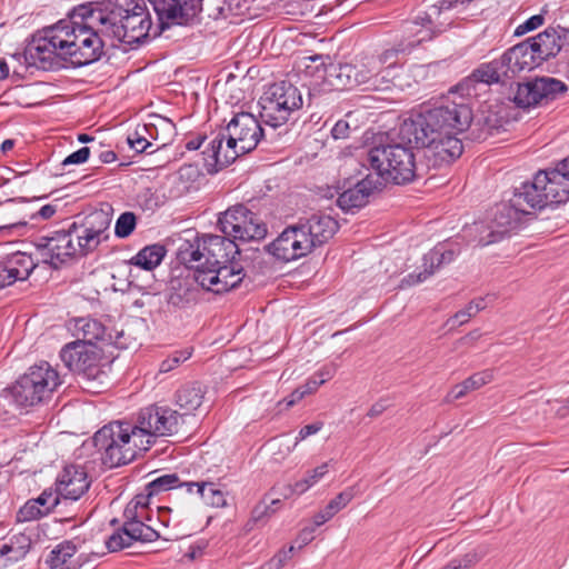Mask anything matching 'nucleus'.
<instances>
[{
	"label": "nucleus",
	"instance_id": "1",
	"mask_svg": "<svg viewBox=\"0 0 569 569\" xmlns=\"http://www.w3.org/2000/svg\"><path fill=\"white\" fill-rule=\"evenodd\" d=\"M97 8L81 4L70 20L43 28L33 34L24 50L29 64L42 70H58L68 62L82 67L97 61L103 52L104 31Z\"/></svg>",
	"mask_w": 569,
	"mask_h": 569
},
{
	"label": "nucleus",
	"instance_id": "2",
	"mask_svg": "<svg viewBox=\"0 0 569 569\" xmlns=\"http://www.w3.org/2000/svg\"><path fill=\"white\" fill-rule=\"evenodd\" d=\"M461 83L448 91L443 104L417 114L401 127V134L417 147L427 148L429 159L435 166L453 162L462 154L460 116L462 94L459 93Z\"/></svg>",
	"mask_w": 569,
	"mask_h": 569
},
{
	"label": "nucleus",
	"instance_id": "3",
	"mask_svg": "<svg viewBox=\"0 0 569 569\" xmlns=\"http://www.w3.org/2000/svg\"><path fill=\"white\" fill-rule=\"evenodd\" d=\"M460 0H440L432 4L422 14L415 19L406 21L402 26V38L395 48L385 50L378 57L371 59L378 60V69L392 68L403 73V69L397 62L399 53L410 52L417 46L431 41L440 33L445 32L453 23V10L458 7Z\"/></svg>",
	"mask_w": 569,
	"mask_h": 569
},
{
	"label": "nucleus",
	"instance_id": "4",
	"mask_svg": "<svg viewBox=\"0 0 569 569\" xmlns=\"http://www.w3.org/2000/svg\"><path fill=\"white\" fill-rule=\"evenodd\" d=\"M203 263L194 271V280L206 290L223 293L236 288L242 281V267L232 261L238 248L228 237L209 234L203 237Z\"/></svg>",
	"mask_w": 569,
	"mask_h": 569
},
{
	"label": "nucleus",
	"instance_id": "5",
	"mask_svg": "<svg viewBox=\"0 0 569 569\" xmlns=\"http://www.w3.org/2000/svg\"><path fill=\"white\" fill-rule=\"evenodd\" d=\"M106 38L127 44H139L152 27L146 0H109L97 8Z\"/></svg>",
	"mask_w": 569,
	"mask_h": 569
},
{
	"label": "nucleus",
	"instance_id": "6",
	"mask_svg": "<svg viewBox=\"0 0 569 569\" xmlns=\"http://www.w3.org/2000/svg\"><path fill=\"white\" fill-rule=\"evenodd\" d=\"M140 436L130 423L114 421L100 428L92 441L102 465L112 469L131 462L139 452L149 450V442L142 441Z\"/></svg>",
	"mask_w": 569,
	"mask_h": 569
},
{
	"label": "nucleus",
	"instance_id": "7",
	"mask_svg": "<svg viewBox=\"0 0 569 569\" xmlns=\"http://www.w3.org/2000/svg\"><path fill=\"white\" fill-rule=\"evenodd\" d=\"M366 163L371 174H379L382 187L388 181L396 184L411 182L416 177V156L412 148L395 143L378 146L369 150Z\"/></svg>",
	"mask_w": 569,
	"mask_h": 569
},
{
	"label": "nucleus",
	"instance_id": "8",
	"mask_svg": "<svg viewBox=\"0 0 569 569\" xmlns=\"http://www.w3.org/2000/svg\"><path fill=\"white\" fill-rule=\"evenodd\" d=\"M60 359L72 372L80 376L92 392H101L108 375L103 369V350L96 343L76 339L62 347Z\"/></svg>",
	"mask_w": 569,
	"mask_h": 569
},
{
	"label": "nucleus",
	"instance_id": "9",
	"mask_svg": "<svg viewBox=\"0 0 569 569\" xmlns=\"http://www.w3.org/2000/svg\"><path fill=\"white\" fill-rule=\"evenodd\" d=\"M261 121L277 129L286 124L302 108L301 91L290 82L280 81L271 84L259 100Z\"/></svg>",
	"mask_w": 569,
	"mask_h": 569
},
{
	"label": "nucleus",
	"instance_id": "10",
	"mask_svg": "<svg viewBox=\"0 0 569 569\" xmlns=\"http://www.w3.org/2000/svg\"><path fill=\"white\" fill-rule=\"evenodd\" d=\"M61 382L58 371L48 362L30 367L11 387L16 407H32L42 402Z\"/></svg>",
	"mask_w": 569,
	"mask_h": 569
},
{
	"label": "nucleus",
	"instance_id": "11",
	"mask_svg": "<svg viewBox=\"0 0 569 569\" xmlns=\"http://www.w3.org/2000/svg\"><path fill=\"white\" fill-rule=\"evenodd\" d=\"M263 123L250 112L236 113L229 121L226 131L229 133L226 146L224 163H232L239 156L254 150L264 136Z\"/></svg>",
	"mask_w": 569,
	"mask_h": 569
},
{
	"label": "nucleus",
	"instance_id": "12",
	"mask_svg": "<svg viewBox=\"0 0 569 569\" xmlns=\"http://www.w3.org/2000/svg\"><path fill=\"white\" fill-rule=\"evenodd\" d=\"M181 415L167 407L149 406L141 409L132 428L142 441L149 442V449L157 437L171 436L178 431Z\"/></svg>",
	"mask_w": 569,
	"mask_h": 569
},
{
	"label": "nucleus",
	"instance_id": "13",
	"mask_svg": "<svg viewBox=\"0 0 569 569\" xmlns=\"http://www.w3.org/2000/svg\"><path fill=\"white\" fill-rule=\"evenodd\" d=\"M34 244L42 262L56 269L68 260L78 257L70 227L67 230H57L47 236H41L37 238Z\"/></svg>",
	"mask_w": 569,
	"mask_h": 569
},
{
	"label": "nucleus",
	"instance_id": "14",
	"mask_svg": "<svg viewBox=\"0 0 569 569\" xmlns=\"http://www.w3.org/2000/svg\"><path fill=\"white\" fill-rule=\"evenodd\" d=\"M567 91V86L555 78L542 77L532 81L519 83L513 102L519 108L536 107L542 101L553 100Z\"/></svg>",
	"mask_w": 569,
	"mask_h": 569
},
{
	"label": "nucleus",
	"instance_id": "15",
	"mask_svg": "<svg viewBox=\"0 0 569 569\" xmlns=\"http://www.w3.org/2000/svg\"><path fill=\"white\" fill-rule=\"evenodd\" d=\"M525 214H527L525 209L515 202L513 196L509 201L497 203L492 209L491 226L487 228L489 230L487 238L481 237L478 243L487 246L498 241L503 234L516 230Z\"/></svg>",
	"mask_w": 569,
	"mask_h": 569
},
{
	"label": "nucleus",
	"instance_id": "16",
	"mask_svg": "<svg viewBox=\"0 0 569 569\" xmlns=\"http://www.w3.org/2000/svg\"><path fill=\"white\" fill-rule=\"evenodd\" d=\"M157 13L161 30L171 24H188L202 9V0H148Z\"/></svg>",
	"mask_w": 569,
	"mask_h": 569
},
{
	"label": "nucleus",
	"instance_id": "17",
	"mask_svg": "<svg viewBox=\"0 0 569 569\" xmlns=\"http://www.w3.org/2000/svg\"><path fill=\"white\" fill-rule=\"evenodd\" d=\"M460 252L461 248L458 242L447 241L446 243L437 246L423 257V271L418 273L412 272L406 276L400 282V288L411 287L426 281L433 274L437 268L450 263Z\"/></svg>",
	"mask_w": 569,
	"mask_h": 569
},
{
	"label": "nucleus",
	"instance_id": "18",
	"mask_svg": "<svg viewBox=\"0 0 569 569\" xmlns=\"http://www.w3.org/2000/svg\"><path fill=\"white\" fill-rule=\"evenodd\" d=\"M268 250L276 258L287 262L302 258L311 252L308 240L298 223L286 228L281 234L268 246Z\"/></svg>",
	"mask_w": 569,
	"mask_h": 569
},
{
	"label": "nucleus",
	"instance_id": "19",
	"mask_svg": "<svg viewBox=\"0 0 569 569\" xmlns=\"http://www.w3.org/2000/svg\"><path fill=\"white\" fill-rule=\"evenodd\" d=\"M69 330L77 339L88 343H96L98 341L108 345H113L117 348H127L126 342L121 339L123 332H117L114 337L107 332V328L97 319L90 317L76 318L69 323Z\"/></svg>",
	"mask_w": 569,
	"mask_h": 569
},
{
	"label": "nucleus",
	"instance_id": "20",
	"mask_svg": "<svg viewBox=\"0 0 569 569\" xmlns=\"http://www.w3.org/2000/svg\"><path fill=\"white\" fill-rule=\"evenodd\" d=\"M382 189V179L379 174L368 172L353 188L345 190L338 197L337 203L345 212H353L365 207L369 197Z\"/></svg>",
	"mask_w": 569,
	"mask_h": 569
},
{
	"label": "nucleus",
	"instance_id": "21",
	"mask_svg": "<svg viewBox=\"0 0 569 569\" xmlns=\"http://www.w3.org/2000/svg\"><path fill=\"white\" fill-rule=\"evenodd\" d=\"M308 240L311 251L328 242L339 229L337 220L325 213H313L297 222Z\"/></svg>",
	"mask_w": 569,
	"mask_h": 569
},
{
	"label": "nucleus",
	"instance_id": "22",
	"mask_svg": "<svg viewBox=\"0 0 569 569\" xmlns=\"http://www.w3.org/2000/svg\"><path fill=\"white\" fill-rule=\"evenodd\" d=\"M161 538L158 530L151 526H141L137 522L123 523L122 528L114 531L106 541L110 552H116L132 546L134 541L153 542Z\"/></svg>",
	"mask_w": 569,
	"mask_h": 569
},
{
	"label": "nucleus",
	"instance_id": "23",
	"mask_svg": "<svg viewBox=\"0 0 569 569\" xmlns=\"http://www.w3.org/2000/svg\"><path fill=\"white\" fill-rule=\"evenodd\" d=\"M505 78H513L522 71H531L541 64L530 41H523L507 50L501 57Z\"/></svg>",
	"mask_w": 569,
	"mask_h": 569
},
{
	"label": "nucleus",
	"instance_id": "24",
	"mask_svg": "<svg viewBox=\"0 0 569 569\" xmlns=\"http://www.w3.org/2000/svg\"><path fill=\"white\" fill-rule=\"evenodd\" d=\"M90 481L83 467L66 466L56 480L57 495L64 499L78 500L89 489Z\"/></svg>",
	"mask_w": 569,
	"mask_h": 569
},
{
	"label": "nucleus",
	"instance_id": "25",
	"mask_svg": "<svg viewBox=\"0 0 569 569\" xmlns=\"http://www.w3.org/2000/svg\"><path fill=\"white\" fill-rule=\"evenodd\" d=\"M37 267L32 257L17 251L0 260V289L17 281H24Z\"/></svg>",
	"mask_w": 569,
	"mask_h": 569
},
{
	"label": "nucleus",
	"instance_id": "26",
	"mask_svg": "<svg viewBox=\"0 0 569 569\" xmlns=\"http://www.w3.org/2000/svg\"><path fill=\"white\" fill-rule=\"evenodd\" d=\"M515 202L520 204L527 214L531 210H541L551 206L546 191V183H543L542 174L538 171L533 179L529 182H523L513 192Z\"/></svg>",
	"mask_w": 569,
	"mask_h": 569
},
{
	"label": "nucleus",
	"instance_id": "27",
	"mask_svg": "<svg viewBox=\"0 0 569 569\" xmlns=\"http://www.w3.org/2000/svg\"><path fill=\"white\" fill-rule=\"evenodd\" d=\"M203 238H199L198 233L186 230L183 236L179 239L177 248V259L189 268H194L199 271V264L203 263Z\"/></svg>",
	"mask_w": 569,
	"mask_h": 569
},
{
	"label": "nucleus",
	"instance_id": "28",
	"mask_svg": "<svg viewBox=\"0 0 569 569\" xmlns=\"http://www.w3.org/2000/svg\"><path fill=\"white\" fill-rule=\"evenodd\" d=\"M546 183L551 206H559L569 201V179L566 173L556 164L553 169L540 170Z\"/></svg>",
	"mask_w": 569,
	"mask_h": 569
},
{
	"label": "nucleus",
	"instance_id": "29",
	"mask_svg": "<svg viewBox=\"0 0 569 569\" xmlns=\"http://www.w3.org/2000/svg\"><path fill=\"white\" fill-rule=\"evenodd\" d=\"M229 133L226 129L212 133L206 149L202 151L204 164L208 172H217L230 163H224L226 146L228 144Z\"/></svg>",
	"mask_w": 569,
	"mask_h": 569
},
{
	"label": "nucleus",
	"instance_id": "30",
	"mask_svg": "<svg viewBox=\"0 0 569 569\" xmlns=\"http://www.w3.org/2000/svg\"><path fill=\"white\" fill-rule=\"evenodd\" d=\"M528 41H530L541 63L556 57L562 48V37L553 28H547L543 32Z\"/></svg>",
	"mask_w": 569,
	"mask_h": 569
},
{
	"label": "nucleus",
	"instance_id": "31",
	"mask_svg": "<svg viewBox=\"0 0 569 569\" xmlns=\"http://www.w3.org/2000/svg\"><path fill=\"white\" fill-rule=\"evenodd\" d=\"M138 126L144 128L147 140L160 142L157 149L166 147L171 141L176 129L171 120L159 114L149 116L147 122Z\"/></svg>",
	"mask_w": 569,
	"mask_h": 569
},
{
	"label": "nucleus",
	"instance_id": "32",
	"mask_svg": "<svg viewBox=\"0 0 569 569\" xmlns=\"http://www.w3.org/2000/svg\"><path fill=\"white\" fill-rule=\"evenodd\" d=\"M249 217V209L243 204H236L220 214L218 226L221 232L231 240H238L242 231V224Z\"/></svg>",
	"mask_w": 569,
	"mask_h": 569
},
{
	"label": "nucleus",
	"instance_id": "33",
	"mask_svg": "<svg viewBox=\"0 0 569 569\" xmlns=\"http://www.w3.org/2000/svg\"><path fill=\"white\" fill-rule=\"evenodd\" d=\"M31 547V537L24 532L13 535L8 543L0 546V568L24 558Z\"/></svg>",
	"mask_w": 569,
	"mask_h": 569
},
{
	"label": "nucleus",
	"instance_id": "34",
	"mask_svg": "<svg viewBox=\"0 0 569 569\" xmlns=\"http://www.w3.org/2000/svg\"><path fill=\"white\" fill-rule=\"evenodd\" d=\"M204 397V391L198 382H191L182 386L176 393V403L184 410L183 415L197 410Z\"/></svg>",
	"mask_w": 569,
	"mask_h": 569
},
{
	"label": "nucleus",
	"instance_id": "35",
	"mask_svg": "<svg viewBox=\"0 0 569 569\" xmlns=\"http://www.w3.org/2000/svg\"><path fill=\"white\" fill-rule=\"evenodd\" d=\"M327 83L336 90L355 88L350 63H331L326 68Z\"/></svg>",
	"mask_w": 569,
	"mask_h": 569
},
{
	"label": "nucleus",
	"instance_id": "36",
	"mask_svg": "<svg viewBox=\"0 0 569 569\" xmlns=\"http://www.w3.org/2000/svg\"><path fill=\"white\" fill-rule=\"evenodd\" d=\"M400 76L401 72L396 71V69L380 67L372 74L368 90L390 91L393 88L402 89L403 83L401 82Z\"/></svg>",
	"mask_w": 569,
	"mask_h": 569
},
{
	"label": "nucleus",
	"instance_id": "37",
	"mask_svg": "<svg viewBox=\"0 0 569 569\" xmlns=\"http://www.w3.org/2000/svg\"><path fill=\"white\" fill-rule=\"evenodd\" d=\"M71 232L76 242V250L78 256H87L92 252L103 241L100 237L86 230L82 224L73 222L71 226Z\"/></svg>",
	"mask_w": 569,
	"mask_h": 569
},
{
	"label": "nucleus",
	"instance_id": "38",
	"mask_svg": "<svg viewBox=\"0 0 569 569\" xmlns=\"http://www.w3.org/2000/svg\"><path fill=\"white\" fill-rule=\"evenodd\" d=\"M350 64L352 68L355 88L358 86H365V89L368 90L372 74L378 69V60L371 59V57H366L356 59L353 62H350Z\"/></svg>",
	"mask_w": 569,
	"mask_h": 569
},
{
	"label": "nucleus",
	"instance_id": "39",
	"mask_svg": "<svg viewBox=\"0 0 569 569\" xmlns=\"http://www.w3.org/2000/svg\"><path fill=\"white\" fill-rule=\"evenodd\" d=\"M164 254L166 250L163 246H147L132 257L130 262L144 270H152L161 263Z\"/></svg>",
	"mask_w": 569,
	"mask_h": 569
},
{
	"label": "nucleus",
	"instance_id": "40",
	"mask_svg": "<svg viewBox=\"0 0 569 569\" xmlns=\"http://www.w3.org/2000/svg\"><path fill=\"white\" fill-rule=\"evenodd\" d=\"M505 67H502L501 59L495 60L489 63H483L477 68L469 77L473 82H482L487 84L498 83L505 77Z\"/></svg>",
	"mask_w": 569,
	"mask_h": 569
},
{
	"label": "nucleus",
	"instance_id": "41",
	"mask_svg": "<svg viewBox=\"0 0 569 569\" xmlns=\"http://www.w3.org/2000/svg\"><path fill=\"white\" fill-rule=\"evenodd\" d=\"M111 223V214L106 210H94L83 219L81 223L86 230H90L103 241L108 239V229Z\"/></svg>",
	"mask_w": 569,
	"mask_h": 569
},
{
	"label": "nucleus",
	"instance_id": "42",
	"mask_svg": "<svg viewBox=\"0 0 569 569\" xmlns=\"http://www.w3.org/2000/svg\"><path fill=\"white\" fill-rule=\"evenodd\" d=\"M198 495L207 506L223 508L227 503V493L212 481H201L198 486Z\"/></svg>",
	"mask_w": 569,
	"mask_h": 569
},
{
	"label": "nucleus",
	"instance_id": "43",
	"mask_svg": "<svg viewBox=\"0 0 569 569\" xmlns=\"http://www.w3.org/2000/svg\"><path fill=\"white\" fill-rule=\"evenodd\" d=\"M267 236V226L259 217L249 210V217L242 224V231L238 237L240 241L261 240Z\"/></svg>",
	"mask_w": 569,
	"mask_h": 569
},
{
	"label": "nucleus",
	"instance_id": "44",
	"mask_svg": "<svg viewBox=\"0 0 569 569\" xmlns=\"http://www.w3.org/2000/svg\"><path fill=\"white\" fill-rule=\"evenodd\" d=\"M77 551V547L71 541H63L59 543L51 552L48 563L51 569H72L70 566L63 567Z\"/></svg>",
	"mask_w": 569,
	"mask_h": 569
},
{
	"label": "nucleus",
	"instance_id": "45",
	"mask_svg": "<svg viewBox=\"0 0 569 569\" xmlns=\"http://www.w3.org/2000/svg\"><path fill=\"white\" fill-rule=\"evenodd\" d=\"M181 481L176 473H166L157 477L146 486L148 496H154L162 491L180 488Z\"/></svg>",
	"mask_w": 569,
	"mask_h": 569
},
{
	"label": "nucleus",
	"instance_id": "46",
	"mask_svg": "<svg viewBox=\"0 0 569 569\" xmlns=\"http://www.w3.org/2000/svg\"><path fill=\"white\" fill-rule=\"evenodd\" d=\"M328 472V462L318 466L317 468L307 472L306 477L296 481V490L299 495L305 493L308 489L315 486Z\"/></svg>",
	"mask_w": 569,
	"mask_h": 569
},
{
	"label": "nucleus",
	"instance_id": "47",
	"mask_svg": "<svg viewBox=\"0 0 569 569\" xmlns=\"http://www.w3.org/2000/svg\"><path fill=\"white\" fill-rule=\"evenodd\" d=\"M465 133L467 136L465 139H469L472 141H479L485 139L489 133V127L482 118L471 117L467 127L465 128Z\"/></svg>",
	"mask_w": 569,
	"mask_h": 569
},
{
	"label": "nucleus",
	"instance_id": "48",
	"mask_svg": "<svg viewBox=\"0 0 569 569\" xmlns=\"http://www.w3.org/2000/svg\"><path fill=\"white\" fill-rule=\"evenodd\" d=\"M137 224V218L133 212L127 211L119 216L114 226V233L118 238L129 237Z\"/></svg>",
	"mask_w": 569,
	"mask_h": 569
},
{
	"label": "nucleus",
	"instance_id": "49",
	"mask_svg": "<svg viewBox=\"0 0 569 569\" xmlns=\"http://www.w3.org/2000/svg\"><path fill=\"white\" fill-rule=\"evenodd\" d=\"M273 513L274 509H271V506H268L266 499H263L252 509L251 517L246 525L247 529L251 530L256 525L263 522Z\"/></svg>",
	"mask_w": 569,
	"mask_h": 569
},
{
	"label": "nucleus",
	"instance_id": "50",
	"mask_svg": "<svg viewBox=\"0 0 569 569\" xmlns=\"http://www.w3.org/2000/svg\"><path fill=\"white\" fill-rule=\"evenodd\" d=\"M144 133V128L137 126L134 131L127 138L129 147L138 153L146 152L152 146V142L147 140Z\"/></svg>",
	"mask_w": 569,
	"mask_h": 569
},
{
	"label": "nucleus",
	"instance_id": "51",
	"mask_svg": "<svg viewBox=\"0 0 569 569\" xmlns=\"http://www.w3.org/2000/svg\"><path fill=\"white\" fill-rule=\"evenodd\" d=\"M254 0H223V7L220 8L221 13L228 16H243L251 8Z\"/></svg>",
	"mask_w": 569,
	"mask_h": 569
},
{
	"label": "nucleus",
	"instance_id": "52",
	"mask_svg": "<svg viewBox=\"0 0 569 569\" xmlns=\"http://www.w3.org/2000/svg\"><path fill=\"white\" fill-rule=\"evenodd\" d=\"M323 428V422L322 421H316L313 423H310V425H307L305 427H302L300 430H299V433L296 438V442L293 443V446H284V450L282 453V458H284L286 456L290 455L291 451L297 447V445L307 439L308 437L312 436V435H316L317 432H319L321 429Z\"/></svg>",
	"mask_w": 569,
	"mask_h": 569
},
{
	"label": "nucleus",
	"instance_id": "53",
	"mask_svg": "<svg viewBox=\"0 0 569 569\" xmlns=\"http://www.w3.org/2000/svg\"><path fill=\"white\" fill-rule=\"evenodd\" d=\"M191 357V352L189 350H180L174 351L167 359L162 360L159 366V372L167 373L173 370L183 361L188 360Z\"/></svg>",
	"mask_w": 569,
	"mask_h": 569
},
{
	"label": "nucleus",
	"instance_id": "54",
	"mask_svg": "<svg viewBox=\"0 0 569 569\" xmlns=\"http://www.w3.org/2000/svg\"><path fill=\"white\" fill-rule=\"evenodd\" d=\"M493 379V371L490 369L477 372L465 379V391L466 390H477L480 387L491 382Z\"/></svg>",
	"mask_w": 569,
	"mask_h": 569
},
{
	"label": "nucleus",
	"instance_id": "55",
	"mask_svg": "<svg viewBox=\"0 0 569 569\" xmlns=\"http://www.w3.org/2000/svg\"><path fill=\"white\" fill-rule=\"evenodd\" d=\"M123 523L137 522L141 526H148L144 520L151 521V517L148 516L147 510L134 507L132 503H128L123 511Z\"/></svg>",
	"mask_w": 569,
	"mask_h": 569
},
{
	"label": "nucleus",
	"instance_id": "56",
	"mask_svg": "<svg viewBox=\"0 0 569 569\" xmlns=\"http://www.w3.org/2000/svg\"><path fill=\"white\" fill-rule=\"evenodd\" d=\"M295 550V546L279 550L273 558L262 566V569H281L292 558Z\"/></svg>",
	"mask_w": 569,
	"mask_h": 569
},
{
	"label": "nucleus",
	"instance_id": "57",
	"mask_svg": "<svg viewBox=\"0 0 569 569\" xmlns=\"http://www.w3.org/2000/svg\"><path fill=\"white\" fill-rule=\"evenodd\" d=\"M493 301L492 296L486 295L481 297H477L472 299L466 307H465V317H468V319L475 317L478 312L481 310H485L491 302Z\"/></svg>",
	"mask_w": 569,
	"mask_h": 569
},
{
	"label": "nucleus",
	"instance_id": "58",
	"mask_svg": "<svg viewBox=\"0 0 569 569\" xmlns=\"http://www.w3.org/2000/svg\"><path fill=\"white\" fill-rule=\"evenodd\" d=\"M43 516H46V513L42 512V509L36 505L32 499L26 502V505L18 511L19 521H31Z\"/></svg>",
	"mask_w": 569,
	"mask_h": 569
},
{
	"label": "nucleus",
	"instance_id": "59",
	"mask_svg": "<svg viewBox=\"0 0 569 569\" xmlns=\"http://www.w3.org/2000/svg\"><path fill=\"white\" fill-rule=\"evenodd\" d=\"M59 497L57 491L51 492L44 490L37 499H32V501L42 509V512L48 515L59 503Z\"/></svg>",
	"mask_w": 569,
	"mask_h": 569
},
{
	"label": "nucleus",
	"instance_id": "60",
	"mask_svg": "<svg viewBox=\"0 0 569 569\" xmlns=\"http://www.w3.org/2000/svg\"><path fill=\"white\" fill-rule=\"evenodd\" d=\"M545 22V17L542 14H535L527 19L525 22L520 23L516 29L513 34L516 37H521L530 31H533L541 27Z\"/></svg>",
	"mask_w": 569,
	"mask_h": 569
},
{
	"label": "nucleus",
	"instance_id": "61",
	"mask_svg": "<svg viewBox=\"0 0 569 569\" xmlns=\"http://www.w3.org/2000/svg\"><path fill=\"white\" fill-rule=\"evenodd\" d=\"M353 499V490L351 488L338 493L328 505L329 509H333L336 513L342 510Z\"/></svg>",
	"mask_w": 569,
	"mask_h": 569
},
{
	"label": "nucleus",
	"instance_id": "62",
	"mask_svg": "<svg viewBox=\"0 0 569 569\" xmlns=\"http://www.w3.org/2000/svg\"><path fill=\"white\" fill-rule=\"evenodd\" d=\"M91 153V148L89 147H82L79 150L72 152L68 157L64 158V160L61 162L62 167L69 166V164H80L86 162Z\"/></svg>",
	"mask_w": 569,
	"mask_h": 569
},
{
	"label": "nucleus",
	"instance_id": "63",
	"mask_svg": "<svg viewBox=\"0 0 569 569\" xmlns=\"http://www.w3.org/2000/svg\"><path fill=\"white\" fill-rule=\"evenodd\" d=\"M293 495H299L296 490V482L293 485H276L270 489L266 497L279 496L282 499H288Z\"/></svg>",
	"mask_w": 569,
	"mask_h": 569
},
{
	"label": "nucleus",
	"instance_id": "64",
	"mask_svg": "<svg viewBox=\"0 0 569 569\" xmlns=\"http://www.w3.org/2000/svg\"><path fill=\"white\" fill-rule=\"evenodd\" d=\"M14 405L13 392L11 387L3 389L0 393V418L10 412V409Z\"/></svg>",
	"mask_w": 569,
	"mask_h": 569
}]
</instances>
